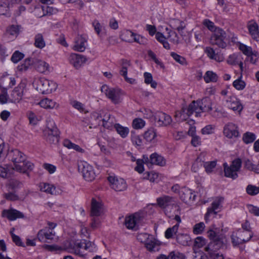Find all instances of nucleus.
<instances>
[{
  "label": "nucleus",
  "instance_id": "f704fd0d",
  "mask_svg": "<svg viewBox=\"0 0 259 259\" xmlns=\"http://www.w3.org/2000/svg\"><path fill=\"white\" fill-rule=\"evenodd\" d=\"M34 46L38 49H42L46 46V42L41 33H37L34 38Z\"/></svg>",
  "mask_w": 259,
  "mask_h": 259
},
{
  "label": "nucleus",
  "instance_id": "412c9836",
  "mask_svg": "<svg viewBox=\"0 0 259 259\" xmlns=\"http://www.w3.org/2000/svg\"><path fill=\"white\" fill-rule=\"evenodd\" d=\"M179 196L181 199L185 203L194 201L196 197L195 193L191 190L186 187L181 188L179 191Z\"/></svg>",
  "mask_w": 259,
  "mask_h": 259
},
{
  "label": "nucleus",
  "instance_id": "3c124183",
  "mask_svg": "<svg viewBox=\"0 0 259 259\" xmlns=\"http://www.w3.org/2000/svg\"><path fill=\"white\" fill-rule=\"evenodd\" d=\"M231 238L232 243L234 246H237L241 244L245 243V240L240 238L234 232L232 233Z\"/></svg>",
  "mask_w": 259,
  "mask_h": 259
},
{
  "label": "nucleus",
  "instance_id": "c756f323",
  "mask_svg": "<svg viewBox=\"0 0 259 259\" xmlns=\"http://www.w3.org/2000/svg\"><path fill=\"white\" fill-rule=\"evenodd\" d=\"M88 243H85L84 242H76L74 244L73 248L74 253L79 256H83L84 254V250L89 249L88 246Z\"/></svg>",
  "mask_w": 259,
  "mask_h": 259
},
{
  "label": "nucleus",
  "instance_id": "6ab92c4d",
  "mask_svg": "<svg viewBox=\"0 0 259 259\" xmlns=\"http://www.w3.org/2000/svg\"><path fill=\"white\" fill-rule=\"evenodd\" d=\"M88 37L85 35H78L74 41L73 49L74 51L82 52L86 48Z\"/></svg>",
  "mask_w": 259,
  "mask_h": 259
},
{
  "label": "nucleus",
  "instance_id": "2f4dec72",
  "mask_svg": "<svg viewBox=\"0 0 259 259\" xmlns=\"http://www.w3.org/2000/svg\"><path fill=\"white\" fill-rule=\"evenodd\" d=\"M113 127L122 138H126L130 133V129L128 127L123 126L119 123L114 124Z\"/></svg>",
  "mask_w": 259,
  "mask_h": 259
},
{
  "label": "nucleus",
  "instance_id": "a878e982",
  "mask_svg": "<svg viewBox=\"0 0 259 259\" xmlns=\"http://www.w3.org/2000/svg\"><path fill=\"white\" fill-rule=\"evenodd\" d=\"M23 95V88L18 86L12 91L10 98V102L17 103L22 98Z\"/></svg>",
  "mask_w": 259,
  "mask_h": 259
},
{
  "label": "nucleus",
  "instance_id": "4be33fe9",
  "mask_svg": "<svg viewBox=\"0 0 259 259\" xmlns=\"http://www.w3.org/2000/svg\"><path fill=\"white\" fill-rule=\"evenodd\" d=\"M69 60L75 68H78L87 61V59L83 55L72 53L69 56Z\"/></svg>",
  "mask_w": 259,
  "mask_h": 259
},
{
  "label": "nucleus",
  "instance_id": "423d86ee",
  "mask_svg": "<svg viewBox=\"0 0 259 259\" xmlns=\"http://www.w3.org/2000/svg\"><path fill=\"white\" fill-rule=\"evenodd\" d=\"M206 101L205 99L198 100L193 101L188 106V107L183 108L181 111H177L175 116L177 117L178 116H181L182 115L186 114L189 116L194 113H195L196 116H200V114L202 113L201 105Z\"/></svg>",
  "mask_w": 259,
  "mask_h": 259
},
{
  "label": "nucleus",
  "instance_id": "bf43d9fd",
  "mask_svg": "<svg viewBox=\"0 0 259 259\" xmlns=\"http://www.w3.org/2000/svg\"><path fill=\"white\" fill-rule=\"evenodd\" d=\"M34 15L38 18H41L45 16L44 10L43 6L37 5L34 8L33 10Z\"/></svg>",
  "mask_w": 259,
  "mask_h": 259
},
{
  "label": "nucleus",
  "instance_id": "9b49d317",
  "mask_svg": "<svg viewBox=\"0 0 259 259\" xmlns=\"http://www.w3.org/2000/svg\"><path fill=\"white\" fill-rule=\"evenodd\" d=\"M83 178L87 181H92L95 179L96 174L93 167L85 161H81L78 165Z\"/></svg>",
  "mask_w": 259,
  "mask_h": 259
},
{
  "label": "nucleus",
  "instance_id": "37998d69",
  "mask_svg": "<svg viewBox=\"0 0 259 259\" xmlns=\"http://www.w3.org/2000/svg\"><path fill=\"white\" fill-rule=\"evenodd\" d=\"M144 82L147 84H150L151 88L156 89L157 86V83L153 80V77L151 73L145 72L144 73Z\"/></svg>",
  "mask_w": 259,
  "mask_h": 259
},
{
  "label": "nucleus",
  "instance_id": "8fccbe9b",
  "mask_svg": "<svg viewBox=\"0 0 259 259\" xmlns=\"http://www.w3.org/2000/svg\"><path fill=\"white\" fill-rule=\"evenodd\" d=\"M145 124V121L143 119L136 118L133 120L132 126L134 129L139 130L143 128Z\"/></svg>",
  "mask_w": 259,
  "mask_h": 259
},
{
  "label": "nucleus",
  "instance_id": "09e8293b",
  "mask_svg": "<svg viewBox=\"0 0 259 259\" xmlns=\"http://www.w3.org/2000/svg\"><path fill=\"white\" fill-rule=\"evenodd\" d=\"M242 75H240V77L233 82V86L239 91L243 90L246 86V83L242 80Z\"/></svg>",
  "mask_w": 259,
  "mask_h": 259
},
{
  "label": "nucleus",
  "instance_id": "a18cd8bd",
  "mask_svg": "<svg viewBox=\"0 0 259 259\" xmlns=\"http://www.w3.org/2000/svg\"><path fill=\"white\" fill-rule=\"evenodd\" d=\"M156 137V133L155 130L151 128L146 131L144 134V138L145 140L148 142H151L154 140Z\"/></svg>",
  "mask_w": 259,
  "mask_h": 259
},
{
  "label": "nucleus",
  "instance_id": "f03ea898",
  "mask_svg": "<svg viewBox=\"0 0 259 259\" xmlns=\"http://www.w3.org/2000/svg\"><path fill=\"white\" fill-rule=\"evenodd\" d=\"M207 235L211 241L205 247L204 250L210 256L218 253L217 251L221 248L226 247L227 240L226 235L222 233H217L212 230L207 232Z\"/></svg>",
  "mask_w": 259,
  "mask_h": 259
},
{
  "label": "nucleus",
  "instance_id": "e433bc0d",
  "mask_svg": "<svg viewBox=\"0 0 259 259\" xmlns=\"http://www.w3.org/2000/svg\"><path fill=\"white\" fill-rule=\"evenodd\" d=\"M10 102V97L8 94L7 89L0 85V104H5Z\"/></svg>",
  "mask_w": 259,
  "mask_h": 259
},
{
  "label": "nucleus",
  "instance_id": "5701e85b",
  "mask_svg": "<svg viewBox=\"0 0 259 259\" xmlns=\"http://www.w3.org/2000/svg\"><path fill=\"white\" fill-rule=\"evenodd\" d=\"M2 215L11 221L24 218V215L22 212L15 209H5L3 211Z\"/></svg>",
  "mask_w": 259,
  "mask_h": 259
},
{
  "label": "nucleus",
  "instance_id": "774afa93",
  "mask_svg": "<svg viewBox=\"0 0 259 259\" xmlns=\"http://www.w3.org/2000/svg\"><path fill=\"white\" fill-rule=\"evenodd\" d=\"M170 259H186V256L179 251H173L169 253Z\"/></svg>",
  "mask_w": 259,
  "mask_h": 259
},
{
  "label": "nucleus",
  "instance_id": "f8f14e48",
  "mask_svg": "<svg viewBox=\"0 0 259 259\" xmlns=\"http://www.w3.org/2000/svg\"><path fill=\"white\" fill-rule=\"evenodd\" d=\"M37 239L41 242L51 243L58 240L55 231H52L47 228L40 230L37 234Z\"/></svg>",
  "mask_w": 259,
  "mask_h": 259
},
{
  "label": "nucleus",
  "instance_id": "6e6552de",
  "mask_svg": "<svg viewBox=\"0 0 259 259\" xmlns=\"http://www.w3.org/2000/svg\"><path fill=\"white\" fill-rule=\"evenodd\" d=\"M242 161L240 158H236L232 161L230 165L226 162L223 164L224 175L226 177L231 178L233 180L238 178L237 172L241 167Z\"/></svg>",
  "mask_w": 259,
  "mask_h": 259
},
{
  "label": "nucleus",
  "instance_id": "c85d7f7f",
  "mask_svg": "<svg viewBox=\"0 0 259 259\" xmlns=\"http://www.w3.org/2000/svg\"><path fill=\"white\" fill-rule=\"evenodd\" d=\"M38 104L41 107L45 109H53L59 107L58 104L48 98L42 99Z\"/></svg>",
  "mask_w": 259,
  "mask_h": 259
},
{
  "label": "nucleus",
  "instance_id": "13d9d810",
  "mask_svg": "<svg viewBox=\"0 0 259 259\" xmlns=\"http://www.w3.org/2000/svg\"><path fill=\"white\" fill-rule=\"evenodd\" d=\"M24 57V55L18 51H15L11 57V61L14 63H17L21 60Z\"/></svg>",
  "mask_w": 259,
  "mask_h": 259
},
{
  "label": "nucleus",
  "instance_id": "9d476101",
  "mask_svg": "<svg viewBox=\"0 0 259 259\" xmlns=\"http://www.w3.org/2000/svg\"><path fill=\"white\" fill-rule=\"evenodd\" d=\"M143 220L140 214L135 213L127 216L125 218L124 225L127 229L132 230H137Z\"/></svg>",
  "mask_w": 259,
  "mask_h": 259
},
{
  "label": "nucleus",
  "instance_id": "79ce46f5",
  "mask_svg": "<svg viewBox=\"0 0 259 259\" xmlns=\"http://www.w3.org/2000/svg\"><path fill=\"white\" fill-rule=\"evenodd\" d=\"M234 232L240 238L244 239L245 242H248L253 236L252 232L243 231L241 229H238L236 232Z\"/></svg>",
  "mask_w": 259,
  "mask_h": 259
},
{
  "label": "nucleus",
  "instance_id": "e2e57ef3",
  "mask_svg": "<svg viewBox=\"0 0 259 259\" xmlns=\"http://www.w3.org/2000/svg\"><path fill=\"white\" fill-rule=\"evenodd\" d=\"M215 126L212 124H208L201 129L202 135H210L213 133Z\"/></svg>",
  "mask_w": 259,
  "mask_h": 259
},
{
  "label": "nucleus",
  "instance_id": "69168bd1",
  "mask_svg": "<svg viewBox=\"0 0 259 259\" xmlns=\"http://www.w3.org/2000/svg\"><path fill=\"white\" fill-rule=\"evenodd\" d=\"M216 166V162L214 161L206 162L203 163V166L207 173H210Z\"/></svg>",
  "mask_w": 259,
  "mask_h": 259
},
{
  "label": "nucleus",
  "instance_id": "4468645a",
  "mask_svg": "<svg viewBox=\"0 0 259 259\" xmlns=\"http://www.w3.org/2000/svg\"><path fill=\"white\" fill-rule=\"evenodd\" d=\"M111 187L116 191H122L126 190L127 184L125 181L115 176H110L108 177Z\"/></svg>",
  "mask_w": 259,
  "mask_h": 259
},
{
  "label": "nucleus",
  "instance_id": "c03bdc74",
  "mask_svg": "<svg viewBox=\"0 0 259 259\" xmlns=\"http://www.w3.org/2000/svg\"><path fill=\"white\" fill-rule=\"evenodd\" d=\"M203 78L204 81L206 83L210 82H217L218 79L217 74L211 71H207L205 73Z\"/></svg>",
  "mask_w": 259,
  "mask_h": 259
},
{
  "label": "nucleus",
  "instance_id": "f3484780",
  "mask_svg": "<svg viewBox=\"0 0 259 259\" xmlns=\"http://www.w3.org/2000/svg\"><path fill=\"white\" fill-rule=\"evenodd\" d=\"M225 106L233 111L239 113L243 109V106L240 101L234 96H229L226 99Z\"/></svg>",
  "mask_w": 259,
  "mask_h": 259
},
{
  "label": "nucleus",
  "instance_id": "20e7f679",
  "mask_svg": "<svg viewBox=\"0 0 259 259\" xmlns=\"http://www.w3.org/2000/svg\"><path fill=\"white\" fill-rule=\"evenodd\" d=\"M101 91L114 104H119L122 101L124 92L119 88H111L104 84L101 87Z\"/></svg>",
  "mask_w": 259,
  "mask_h": 259
},
{
  "label": "nucleus",
  "instance_id": "de8ad7c7",
  "mask_svg": "<svg viewBox=\"0 0 259 259\" xmlns=\"http://www.w3.org/2000/svg\"><path fill=\"white\" fill-rule=\"evenodd\" d=\"M255 139L256 136L255 134L249 132L245 133L242 136V141L246 144L252 143Z\"/></svg>",
  "mask_w": 259,
  "mask_h": 259
},
{
  "label": "nucleus",
  "instance_id": "a19ab883",
  "mask_svg": "<svg viewBox=\"0 0 259 259\" xmlns=\"http://www.w3.org/2000/svg\"><path fill=\"white\" fill-rule=\"evenodd\" d=\"M134 33L130 30L125 29L121 31L120 35V38L125 41L132 42Z\"/></svg>",
  "mask_w": 259,
  "mask_h": 259
},
{
  "label": "nucleus",
  "instance_id": "603ef678",
  "mask_svg": "<svg viewBox=\"0 0 259 259\" xmlns=\"http://www.w3.org/2000/svg\"><path fill=\"white\" fill-rule=\"evenodd\" d=\"M205 226L203 222H200L196 224L193 228V232L194 234H201L203 232Z\"/></svg>",
  "mask_w": 259,
  "mask_h": 259
},
{
  "label": "nucleus",
  "instance_id": "7c9ffc66",
  "mask_svg": "<svg viewBox=\"0 0 259 259\" xmlns=\"http://www.w3.org/2000/svg\"><path fill=\"white\" fill-rule=\"evenodd\" d=\"M20 28V26L12 25L7 27L6 35L12 39L15 38L19 34Z\"/></svg>",
  "mask_w": 259,
  "mask_h": 259
},
{
  "label": "nucleus",
  "instance_id": "473e14b6",
  "mask_svg": "<svg viewBox=\"0 0 259 259\" xmlns=\"http://www.w3.org/2000/svg\"><path fill=\"white\" fill-rule=\"evenodd\" d=\"M40 190L41 191L51 194L52 195L56 194L57 191L56 190V187L52 184L42 183H40L39 185Z\"/></svg>",
  "mask_w": 259,
  "mask_h": 259
},
{
  "label": "nucleus",
  "instance_id": "1a4fd4ad",
  "mask_svg": "<svg viewBox=\"0 0 259 259\" xmlns=\"http://www.w3.org/2000/svg\"><path fill=\"white\" fill-rule=\"evenodd\" d=\"M32 1V0H0V15L10 17L11 16L10 8L14 4L23 3L29 5Z\"/></svg>",
  "mask_w": 259,
  "mask_h": 259
},
{
  "label": "nucleus",
  "instance_id": "052dcab7",
  "mask_svg": "<svg viewBox=\"0 0 259 259\" xmlns=\"http://www.w3.org/2000/svg\"><path fill=\"white\" fill-rule=\"evenodd\" d=\"M206 240L202 237H197L194 241V246L195 248H201L206 244Z\"/></svg>",
  "mask_w": 259,
  "mask_h": 259
},
{
  "label": "nucleus",
  "instance_id": "f257e3e1",
  "mask_svg": "<svg viewBox=\"0 0 259 259\" xmlns=\"http://www.w3.org/2000/svg\"><path fill=\"white\" fill-rule=\"evenodd\" d=\"M9 156L11 158V160L14 163L13 169L16 171L26 173L33 169V164L26 160V155L18 149H14L11 151Z\"/></svg>",
  "mask_w": 259,
  "mask_h": 259
},
{
  "label": "nucleus",
  "instance_id": "cd10ccee",
  "mask_svg": "<svg viewBox=\"0 0 259 259\" xmlns=\"http://www.w3.org/2000/svg\"><path fill=\"white\" fill-rule=\"evenodd\" d=\"M248 29L252 38L257 41H259V29L258 24L254 22H250L248 25Z\"/></svg>",
  "mask_w": 259,
  "mask_h": 259
},
{
  "label": "nucleus",
  "instance_id": "7ed1b4c3",
  "mask_svg": "<svg viewBox=\"0 0 259 259\" xmlns=\"http://www.w3.org/2000/svg\"><path fill=\"white\" fill-rule=\"evenodd\" d=\"M32 85L36 90L42 94L52 93L57 88V84L55 82L44 77H35Z\"/></svg>",
  "mask_w": 259,
  "mask_h": 259
},
{
  "label": "nucleus",
  "instance_id": "4d7b16f0",
  "mask_svg": "<svg viewBox=\"0 0 259 259\" xmlns=\"http://www.w3.org/2000/svg\"><path fill=\"white\" fill-rule=\"evenodd\" d=\"M239 44V49L246 56H248L253 51L251 47L247 46L240 42Z\"/></svg>",
  "mask_w": 259,
  "mask_h": 259
},
{
  "label": "nucleus",
  "instance_id": "ea45409f",
  "mask_svg": "<svg viewBox=\"0 0 259 259\" xmlns=\"http://www.w3.org/2000/svg\"><path fill=\"white\" fill-rule=\"evenodd\" d=\"M179 228L178 225H175L172 227L168 228L164 233L165 237L168 239L173 238L175 235H177Z\"/></svg>",
  "mask_w": 259,
  "mask_h": 259
},
{
  "label": "nucleus",
  "instance_id": "5fc2aeb1",
  "mask_svg": "<svg viewBox=\"0 0 259 259\" xmlns=\"http://www.w3.org/2000/svg\"><path fill=\"white\" fill-rule=\"evenodd\" d=\"M170 56L176 62L180 63V64L183 65H187V61L184 57L177 54L175 52H171L170 53Z\"/></svg>",
  "mask_w": 259,
  "mask_h": 259
},
{
  "label": "nucleus",
  "instance_id": "dca6fc26",
  "mask_svg": "<svg viewBox=\"0 0 259 259\" xmlns=\"http://www.w3.org/2000/svg\"><path fill=\"white\" fill-rule=\"evenodd\" d=\"M144 159L147 164H155L160 166H164L166 165L165 159L157 153L151 154L149 158L147 156L144 155Z\"/></svg>",
  "mask_w": 259,
  "mask_h": 259
},
{
  "label": "nucleus",
  "instance_id": "680f3d73",
  "mask_svg": "<svg viewBox=\"0 0 259 259\" xmlns=\"http://www.w3.org/2000/svg\"><path fill=\"white\" fill-rule=\"evenodd\" d=\"M131 140L133 144L137 146H141L142 144V140L140 136L132 132Z\"/></svg>",
  "mask_w": 259,
  "mask_h": 259
},
{
  "label": "nucleus",
  "instance_id": "bb28decb",
  "mask_svg": "<svg viewBox=\"0 0 259 259\" xmlns=\"http://www.w3.org/2000/svg\"><path fill=\"white\" fill-rule=\"evenodd\" d=\"M35 67L38 72L46 75L48 74L51 71L49 64L43 60H38L35 64Z\"/></svg>",
  "mask_w": 259,
  "mask_h": 259
},
{
  "label": "nucleus",
  "instance_id": "a211bd4d",
  "mask_svg": "<svg viewBox=\"0 0 259 259\" xmlns=\"http://www.w3.org/2000/svg\"><path fill=\"white\" fill-rule=\"evenodd\" d=\"M157 202L159 206L162 208L172 206L174 207L178 211L180 210V207L176 204L175 199L169 196H163L157 198Z\"/></svg>",
  "mask_w": 259,
  "mask_h": 259
},
{
  "label": "nucleus",
  "instance_id": "49530a36",
  "mask_svg": "<svg viewBox=\"0 0 259 259\" xmlns=\"http://www.w3.org/2000/svg\"><path fill=\"white\" fill-rule=\"evenodd\" d=\"M7 82H9L8 86L11 88L16 84V80L14 77H10L8 75L2 77L0 78V83L2 84L1 85H6Z\"/></svg>",
  "mask_w": 259,
  "mask_h": 259
},
{
  "label": "nucleus",
  "instance_id": "ddd939ff",
  "mask_svg": "<svg viewBox=\"0 0 259 259\" xmlns=\"http://www.w3.org/2000/svg\"><path fill=\"white\" fill-rule=\"evenodd\" d=\"M223 201L224 198L221 197H217L213 201L211 206L207 208V212L205 214L204 219L206 222L209 221L210 217L214 216L217 214Z\"/></svg>",
  "mask_w": 259,
  "mask_h": 259
},
{
  "label": "nucleus",
  "instance_id": "39448f33",
  "mask_svg": "<svg viewBox=\"0 0 259 259\" xmlns=\"http://www.w3.org/2000/svg\"><path fill=\"white\" fill-rule=\"evenodd\" d=\"M45 140L50 144L56 145L59 141V132L53 121L48 122L47 127L44 131Z\"/></svg>",
  "mask_w": 259,
  "mask_h": 259
},
{
  "label": "nucleus",
  "instance_id": "0eeeda50",
  "mask_svg": "<svg viewBox=\"0 0 259 259\" xmlns=\"http://www.w3.org/2000/svg\"><path fill=\"white\" fill-rule=\"evenodd\" d=\"M227 34L224 29L221 28H217L212 33L210 42L212 45H215L219 48L224 49L227 47Z\"/></svg>",
  "mask_w": 259,
  "mask_h": 259
},
{
  "label": "nucleus",
  "instance_id": "58836bf2",
  "mask_svg": "<svg viewBox=\"0 0 259 259\" xmlns=\"http://www.w3.org/2000/svg\"><path fill=\"white\" fill-rule=\"evenodd\" d=\"M241 60H243V58L240 54L234 53L229 56L227 62L231 65H237Z\"/></svg>",
  "mask_w": 259,
  "mask_h": 259
},
{
  "label": "nucleus",
  "instance_id": "0e129e2a",
  "mask_svg": "<svg viewBox=\"0 0 259 259\" xmlns=\"http://www.w3.org/2000/svg\"><path fill=\"white\" fill-rule=\"evenodd\" d=\"M132 39H133L132 42H136L140 45L145 44L146 43V41H147L145 37L141 36L140 35H139L138 34L135 33H134V35H133Z\"/></svg>",
  "mask_w": 259,
  "mask_h": 259
},
{
  "label": "nucleus",
  "instance_id": "338daca9",
  "mask_svg": "<svg viewBox=\"0 0 259 259\" xmlns=\"http://www.w3.org/2000/svg\"><path fill=\"white\" fill-rule=\"evenodd\" d=\"M3 196L6 199L9 201H15L19 200V196L14 192L4 193Z\"/></svg>",
  "mask_w": 259,
  "mask_h": 259
},
{
  "label": "nucleus",
  "instance_id": "4c0bfd02",
  "mask_svg": "<svg viewBox=\"0 0 259 259\" xmlns=\"http://www.w3.org/2000/svg\"><path fill=\"white\" fill-rule=\"evenodd\" d=\"M176 239L178 243L184 246L188 245L190 241V236L183 233L178 234L176 236Z\"/></svg>",
  "mask_w": 259,
  "mask_h": 259
},
{
  "label": "nucleus",
  "instance_id": "6e6d98bb",
  "mask_svg": "<svg viewBox=\"0 0 259 259\" xmlns=\"http://www.w3.org/2000/svg\"><path fill=\"white\" fill-rule=\"evenodd\" d=\"M202 99H205L206 101L201 105V108H202V112L211 111L212 109L209 99L207 98H204Z\"/></svg>",
  "mask_w": 259,
  "mask_h": 259
},
{
  "label": "nucleus",
  "instance_id": "b1692460",
  "mask_svg": "<svg viewBox=\"0 0 259 259\" xmlns=\"http://www.w3.org/2000/svg\"><path fill=\"white\" fill-rule=\"evenodd\" d=\"M204 52L207 57L217 62H221L224 61V57L223 54L220 52L216 53L215 50L210 47H207L204 49Z\"/></svg>",
  "mask_w": 259,
  "mask_h": 259
},
{
  "label": "nucleus",
  "instance_id": "72a5a7b5",
  "mask_svg": "<svg viewBox=\"0 0 259 259\" xmlns=\"http://www.w3.org/2000/svg\"><path fill=\"white\" fill-rule=\"evenodd\" d=\"M63 144L64 146L69 149H72L76 151L81 153H83L85 152V150L81 148L79 145L72 143L70 140L68 139H65L63 141Z\"/></svg>",
  "mask_w": 259,
  "mask_h": 259
},
{
  "label": "nucleus",
  "instance_id": "864d4df0",
  "mask_svg": "<svg viewBox=\"0 0 259 259\" xmlns=\"http://www.w3.org/2000/svg\"><path fill=\"white\" fill-rule=\"evenodd\" d=\"M202 24L204 26H205L207 28L213 33L217 28H219L220 27H217L214 23L210 21L209 19H204L202 22Z\"/></svg>",
  "mask_w": 259,
  "mask_h": 259
},
{
  "label": "nucleus",
  "instance_id": "2eb2a0df",
  "mask_svg": "<svg viewBox=\"0 0 259 259\" xmlns=\"http://www.w3.org/2000/svg\"><path fill=\"white\" fill-rule=\"evenodd\" d=\"M223 134L228 139L237 138L240 136L239 127L232 122H229L225 125Z\"/></svg>",
  "mask_w": 259,
  "mask_h": 259
},
{
  "label": "nucleus",
  "instance_id": "c9c22d12",
  "mask_svg": "<svg viewBox=\"0 0 259 259\" xmlns=\"http://www.w3.org/2000/svg\"><path fill=\"white\" fill-rule=\"evenodd\" d=\"M102 125L107 128L110 129L114 126V117H111L110 114H106L102 119Z\"/></svg>",
  "mask_w": 259,
  "mask_h": 259
},
{
  "label": "nucleus",
  "instance_id": "aec40b11",
  "mask_svg": "<svg viewBox=\"0 0 259 259\" xmlns=\"http://www.w3.org/2000/svg\"><path fill=\"white\" fill-rule=\"evenodd\" d=\"M155 121L158 126H167L171 123L172 118L164 112H158L155 115Z\"/></svg>",
  "mask_w": 259,
  "mask_h": 259
},
{
  "label": "nucleus",
  "instance_id": "393cba45",
  "mask_svg": "<svg viewBox=\"0 0 259 259\" xmlns=\"http://www.w3.org/2000/svg\"><path fill=\"white\" fill-rule=\"evenodd\" d=\"M103 212V204L95 199H92L91 214L92 217L101 215Z\"/></svg>",
  "mask_w": 259,
  "mask_h": 259
}]
</instances>
